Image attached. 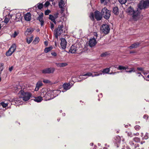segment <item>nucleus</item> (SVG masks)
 Instances as JSON below:
<instances>
[{"label":"nucleus","mask_w":149,"mask_h":149,"mask_svg":"<svg viewBox=\"0 0 149 149\" xmlns=\"http://www.w3.org/2000/svg\"><path fill=\"white\" fill-rule=\"evenodd\" d=\"M126 12L128 15L132 16V18L134 21L138 19L140 13L138 9L134 10L133 8L130 6L127 9Z\"/></svg>","instance_id":"1"},{"label":"nucleus","mask_w":149,"mask_h":149,"mask_svg":"<svg viewBox=\"0 0 149 149\" xmlns=\"http://www.w3.org/2000/svg\"><path fill=\"white\" fill-rule=\"evenodd\" d=\"M59 24L58 27L55 28L54 31V36L55 38L58 39V36L61 35L63 32V22L61 21L58 22Z\"/></svg>","instance_id":"2"},{"label":"nucleus","mask_w":149,"mask_h":149,"mask_svg":"<svg viewBox=\"0 0 149 149\" xmlns=\"http://www.w3.org/2000/svg\"><path fill=\"white\" fill-rule=\"evenodd\" d=\"M19 93H20L21 94L20 96L21 97L23 101H25L28 100L32 95L31 94V93L28 92H25L22 90H21L19 92Z\"/></svg>","instance_id":"3"},{"label":"nucleus","mask_w":149,"mask_h":149,"mask_svg":"<svg viewBox=\"0 0 149 149\" xmlns=\"http://www.w3.org/2000/svg\"><path fill=\"white\" fill-rule=\"evenodd\" d=\"M101 14L105 19H108L110 16L111 11L106 7H104L102 9Z\"/></svg>","instance_id":"4"},{"label":"nucleus","mask_w":149,"mask_h":149,"mask_svg":"<svg viewBox=\"0 0 149 149\" xmlns=\"http://www.w3.org/2000/svg\"><path fill=\"white\" fill-rule=\"evenodd\" d=\"M51 94L50 93H47L46 91H43L41 93L40 95L44 98L45 100H49L53 98L51 96Z\"/></svg>","instance_id":"5"},{"label":"nucleus","mask_w":149,"mask_h":149,"mask_svg":"<svg viewBox=\"0 0 149 149\" xmlns=\"http://www.w3.org/2000/svg\"><path fill=\"white\" fill-rule=\"evenodd\" d=\"M101 30L103 33L107 34L109 33L110 29L108 25L104 24L102 25L101 28Z\"/></svg>","instance_id":"6"},{"label":"nucleus","mask_w":149,"mask_h":149,"mask_svg":"<svg viewBox=\"0 0 149 149\" xmlns=\"http://www.w3.org/2000/svg\"><path fill=\"white\" fill-rule=\"evenodd\" d=\"M55 70V68H49L44 69L41 71L43 74H50L53 73Z\"/></svg>","instance_id":"7"},{"label":"nucleus","mask_w":149,"mask_h":149,"mask_svg":"<svg viewBox=\"0 0 149 149\" xmlns=\"http://www.w3.org/2000/svg\"><path fill=\"white\" fill-rule=\"evenodd\" d=\"M74 84L73 81H70L69 83H64L63 85V87L64 90H67L72 87Z\"/></svg>","instance_id":"8"},{"label":"nucleus","mask_w":149,"mask_h":149,"mask_svg":"<svg viewBox=\"0 0 149 149\" xmlns=\"http://www.w3.org/2000/svg\"><path fill=\"white\" fill-rule=\"evenodd\" d=\"M113 140L115 144H116V146L118 147L121 141L120 137L119 136H116L113 138Z\"/></svg>","instance_id":"9"},{"label":"nucleus","mask_w":149,"mask_h":149,"mask_svg":"<svg viewBox=\"0 0 149 149\" xmlns=\"http://www.w3.org/2000/svg\"><path fill=\"white\" fill-rule=\"evenodd\" d=\"M61 48L64 49L66 48L67 42L65 39L64 38H61Z\"/></svg>","instance_id":"10"},{"label":"nucleus","mask_w":149,"mask_h":149,"mask_svg":"<svg viewBox=\"0 0 149 149\" xmlns=\"http://www.w3.org/2000/svg\"><path fill=\"white\" fill-rule=\"evenodd\" d=\"M95 17L97 21L101 20L102 16L100 15V12L98 10H96L94 12Z\"/></svg>","instance_id":"11"},{"label":"nucleus","mask_w":149,"mask_h":149,"mask_svg":"<svg viewBox=\"0 0 149 149\" xmlns=\"http://www.w3.org/2000/svg\"><path fill=\"white\" fill-rule=\"evenodd\" d=\"M43 14L42 13L40 15H39V16L37 18V19L40 22V24L41 26H43L44 25V21L43 20Z\"/></svg>","instance_id":"12"},{"label":"nucleus","mask_w":149,"mask_h":149,"mask_svg":"<svg viewBox=\"0 0 149 149\" xmlns=\"http://www.w3.org/2000/svg\"><path fill=\"white\" fill-rule=\"evenodd\" d=\"M97 43V42L95 38H93L90 39L89 42V45L91 47H92L95 46Z\"/></svg>","instance_id":"13"},{"label":"nucleus","mask_w":149,"mask_h":149,"mask_svg":"<svg viewBox=\"0 0 149 149\" xmlns=\"http://www.w3.org/2000/svg\"><path fill=\"white\" fill-rule=\"evenodd\" d=\"M94 74L92 73L91 72H88L86 74H84L82 76H92V77H94L96 76H98L100 75V74H102V73L99 74L97 73V72H94Z\"/></svg>","instance_id":"14"},{"label":"nucleus","mask_w":149,"mask_h":149,"mask_svg":"<svg viewBox=\"0 0 149 149\" xmlns=\"http://www.w3.org/2000/svg\"><path fill=\"white\" fill-rule=\"evenodd\" d=\"M77 47L75 46L72 45L70 48L69 52L71 53H77Z\"/></svg>","instance_id":"15"},{"label":"nucleus","mask_w":149,"mask_h":149,"mask_svg":"<svg viewBox=\"0 0 149 149\" xmlns=\"http://www.w3.org/2000/svg\"><path fill=\"white\" fill-rule=\"evenodd\" d=\"M140 43L139 42H136L131 45L128 48L130 49H132L133 48H136L139 47Z\"/></svg>","instance_id":"16"},{"label":"nucleus","mask_w":149,"mask_h":149,"mask_svg":"<svg viewBox=\"0 0 149 149\" xmlns=\"http://www.w3.org/2000/svg\"><path fill=\"white\" fill-rule=\"evenodd\" d=\"M24 19L27 21H30L31 19V14L29 12L27 13L24 16Z\"/></svg>","instance_id":"17"},{"label":"nucleus","mask_w":149,"mask_h":149,"mask_svg":"<svg viewBox=\"0 0 149 149\" xmlns=\"http://www.w3.org/2000/svg\"><path fill=\"white\" fill-rule=\"evenodd\" d=\"M34 30L33 28H27L26 31L25 32V34L26 36L31 34L33 31Z\"/></svg>","instance_id":"18"},{"label":"nucleus","mask_w":149,"mask_h":149,"mask_svg":"<svg viewBox=\"0 0 149 149\" xmlns=\"http://www.w3.org/2000/svg\"><path fill=\"white\" fill-rule=\"evenodd\" d=\"M112 12L114 15H118L119 14V9L117 7H114L113 8Z\"/></svg>","instance_id":"19"},{"label":"nucleus","mask_w":149,"mask_h":149,"mask_svg":"<svg viewBox=\"0 0 149 149\" xmlns=\"http://www.w3.org/2000/svg\"><path fill=\"white\" fill-rule=\"evenodd\" d=\"M42 97L41 96H38L37 97H35L34 99V101L38 102H41L42 100Z\"/></svg>","instance_id":"20"},{"label":"nucleus","mask_w":149,"mask_h":149,"mask_svg":"<svg viewBox=\"0 0 149 149\" xmlns=\"http://www.w3.org/2000/svg\"><path fill=\"white\" fill-rule=\"evenodd\" d=\"M55 64L58 67H63L67 66L68 65L66 63H55Z\"/></svg>","instance_id":"21"},{"label":"nucleus","mask_w":149,"mask_h":149,"mask_svg":"<svg viewBox=\"0 0 149 149\" xmlns=\"http://www.w3.org/2000/svg\"><path fill=\"white\" fill-rule=\"evenodd\" d=\"M53 49V47L52 46L49 47H46L44 49V52L45 53H47L51 51Z\"/></svg>","instance_id":"22"},{"label":"nucleus","mask_w":149,"mask_h":149,"mask_svg":"<svg viewBox=\"0 0 149 149\" xmlns=\"http://www.w3.org/2000/svg\"><path fill=\"white\" fill-rule=\"evenodd\" d=\"M149 5V0H146L144 1L143 3V7L144 8H146Z\"/></svg>","instance_id":"23"},{"label":"nucleus","mask_w":149,"mask_h":149,"mask_svg":"<svg viewBox=\"0 0 149 149\" xmlns=\"http://www.w3.org/2000/svg\"><path fill=\"white\" fill-rule=\"evenodd\" d=\"M16 45L15 44H14L12 45L11 47L9 48L12 51H13V52H14L16 49Z\"/></svg>","instance_id":"24"},{"label":"nucleus","mask_w":149,"mask_h":149,"mask_svg":"<svg viewBox=\"0 0 149 149\" xmlns=\"http://www.w3.org/2000/svg\"><path fill=\"white\" fill-rule=\"evenodd\" d=\"M64 1L63 0H61L58 3V5L59 7L61 8H63V6H64Z\"/></svg>","instance_id":"25"},{"label":"nucleus","mask_w":149,"mask_h":149,"mask_svg":"<svg viewBox=\"0 0 149 149\" xmlns=\"http://www.w3.org/2000/svg\"><path fill=\"white\" fill-rule=\"evenodd\" d=\"M14 52L9 49L6 52V55L7 56H11Z\"/></svg>","instance_id":"26"},{"label":"nucleus","mask_w":149,"mask_h":149,"mask_svg":"<svg viewBox=\"0 0 149 149\" xmlns=\"http://www.w3.org/2000/svg\"><path fill=\"white\" fill-rule=\"evenodd\" d=\"M33 40V36H32L30 38H27L26 39V42L27 43L29 44Z\"/></svg>","instance_id":"27"},{"label":"nucleus","mask_w":149,"mask_h":149,"mask_svg":"<svg viewBox=\"0 0 149 149\" xmlns=\"http://www.w3.org/2000/svg\"><path fill=\"white\" fill-rule=\"evenodd\" d=\"M40 41V39L39 37H36L35 38L33 42V43L36 44H37Z\"/></svg>","instance_id":"28"},{"label":"nucleus","mask_w":149,"mask_h":149,"mask_svg":"<svg viewBox=\"0 0 149 149\" xmlns=\"http://www.w3.org/2000/svg\"><path fill=\"white\" fill-rule=\"evenodd\" d=\"M21 15L20 13H17L16 15V18L19 19H22Z\"/></svg>","instance_id":"29"},{"label":"nucleus","mask_w":149,"mask_h":149,"mask_svg":"<svg viewBox=\"0 0 149 149\" xmlns=\"http://www.w3.org/2000/svg\"><path fill=\"white\" fill-rule=\"evenodd\" d=\"M110 71L109 68H107L103 69L102 71L103 73H108Z\"/></svg>","instance_id":"30"},{"label":"nucleus","mask_w":149,"mask_h":149,"mask_svg":"<svg viewBox=\"0 0 149 149\" xmlns=\"http://www.w3.org/2000/svg\"><path fill=\"white\" fill-rule=\"evenodd\" d=\"M1 105L3 108H5L8 105V104L5 103L4 102H3L0 103V106Z\"/></svg>","instance_id":"31"},{"label":"nucleus","mask_w":149,"mask_h":149,"mask_svg":"<svg viewBox=\"0 0 149 149\" xmlns=\"http://www.w3.org/2000/svg\"><path fill=\"white\" fill-rule=\"evenodd\" d=\"M133 141L136 143H139L140 142V138L137 137H136L133 138Z\"/></svg>","instance_id":"32"},{"label":"nucleus","mask_w":149,"mask_h":149,"mask_svg":"<svg viewBox=\"0 0 149 149\" xmlns=\"http://www.w3.org/2000/svg\"><path fill=\"white\" fill-rule=\"evenodd\" d=\"M117 68L119 70H126L127 68L122 65H119Z\"/></svg>","instance_id":"33"},{"label":"nucleus","mask_w":149,"mask_h":149,"mask_svg":"<svg viewBox=\"0 0 149 149\" xmlns=\"http://www.w3.org/2000/svg\"><path fill=\"white\" fill-rule=\"evenodd\" d=\"M42 85V84L41 81H38L36 84V86L40 88Z\"/></svg>","instance_id":"34"},{"label":"nucleus","mask_w":149,"mask_h":149,"mask_svg":"<svg viewBox=\"0 0 149 149\" xmlns=\"http://www.w3.org/2000/svg\"><path fill=\"white\" fill-rule=\"evenodd\" d=\"M4 64L3 63H0V74H1V73L2 71H3V67Z\"/></svg>","instance_id":"35"},{"label":"nucleus","mask_w":149,"mask_h":149,"mask_svg":"<svg viewBox=\"0 0 149 149\" xmlns=\"http://www.w3.org/2000/svg\"><path fill=\"white\" fill-rule=\"evenodd\" d=\"M49 19L51 20L52 21H54V20H55V19L54 17V16L51 15H49Z\"/></svg>","instance_id":"36"},{"label":"nucleus","mask_w":149,"mask_h":149,"mask_svg":"<svg viewBox=\"0 0 149 149\" xmlns=\"http://www.w3.org/2000/svg\"><path fill=\"white\" fill-rule=\"evenodd\" d=\"M128 0H118V1L121 4H124L127 2Z\"/></svg>","instance_id":"37"},{"label":"nucleus","mask_w":149,"mask_h":149,"mask_svg":"<svg viewBox=\"0 0 149 149\" xmlns=\"http://www.w3.org/2000/svg\"><path fill=\"white\" fill-rule=\"evenodd\" d=\"M43 7V5L42 3H39L38 5V9H41Z\"/></svg>","instance_id":"38"},{"label":"nucleus","mask_w":149,"mask_h":149,"mask_svg":"<svg viewBox=\"0 0 149 149\" xmlns=\"http://www.w3.org/2000/svg\"><path fill=\"white\" fill-rule=\"evenodd\" d=\"M126 133H127V135L128 136L132 137L133 136V134L131 132H126Z\"/></svg>","instance_id":"39"},{"label":"nucleus","mask_w":149,"mask_h":149,"mask_svg":"<svg viewBox=\"0 0 149 149\" xmlns=\"http://www.w3.org/2000/svg\"><path fill=\"white\" fill-rule=\"evenodd\" d=\"M108 54V52H106L102 54L101 55V57H105L107 56Z\"/></svg>","instance_id":"40"},{"label":"nucleus","mask_w":149,"mask_h":149,"mask_svg":"<svg viewBox=\"0 0 149 149\" xmlns=\"http://www.w3.org/2000/svg\"><path fill=\"white\" fill-rule=\"evenodd\" d=\"M54 24L53 23L51 22L50 23V28H51V29L52 31H53V30L54 29Z\"/></svg>","instance_id":"41"},{"label":"nucleus","mask_w":149,"mask_h":149,"mask_svg":"<svg viewBox=\"0 0 149 149\" xmlns=\"http://www.w3.org/2000/svg\"><path fill=\"white\" fill-rule=\"evenodd\" d=\"M90 18L91 19L92 21H94V14L93 13H92L91 14V15L90 16Z\"/></svg>","instance_id":"42"},{"label":"nucleus","mask_w":149,"mask_h":149,"mask_svg":"<svg viewBox=\"0 0 149 149\" xmlns=\"http://www.w3.org/2000/svg\"><path fill=\"white\" fill-rule=\"evenodd\" d=\"M135 129L136 130H138L141 129V127L139 125H136L134 127Z\"/></svg>","instance_id":"43"},{"label":"nucleus","mask_w":149,"mask_h":149,"mask_svg":"<svg viewBox=\"0 0 149 149\" xmlns=\"http://www.w3.org/2000/svg\"><path fill=\"white\" fill-rule=\"evenodd\" d=\"M134 141L132 140L129 142V144L131 146H134L135 145L133 142Z\"/></svg>","instance_id":"44"},{"label":"nucleus","mask_w":149,"mask_h":149,"mask_svg":"<svg viewBox=\"0 0 149 149\" xmlns=\"http://www.w3.org/2000/svg\"><path fill=\"white\" fill-rule=\"evenodd\" d=\"M43 81L44 83L46 84H48L51 83V81L48 79H44Z\"/></svg>","instance_id":"45"},{"label":"nucleus","mask_w":149,"mask_h":149,"mask_svg":"<svg viewBox=\"0 0 149 149\" xmlns=\"http://www.w3.org/2000/svg\"><path fill=\"white\" fill-rule=\"evenodd\" d=\"M51 11L49 10H47L45 11V15H48L50 13Z\"/></svg>","instance_id":"46"},{"label":"nucleus","mask_w":149,"mask_h":149,"mask_svg":"<svg viewBox=\"0 0 149 149\" xmlns=\"http://www.w3.org/2000/svg\"><path fill=\"white\" fill-rule=\"evenodd\" d=\"M9 21V19L8 18L6 17L4 20V22L6 24H7Z\"/></svg>","instance_id":"47"},{"label":"nucleus","mask_w":149,"mask_h":149,"mask_svg":"<svg viewBox=\"0 0 149 149\" xmlns=\"http://www.w3.org/2000/svg\"><path fill=\"white\" fill-rule=\"evenodd\" d=\"M49 4L50 3L49 2L47 1L44 4V6H45V7H46L48 6L49 5Z\"/></svg>","instance_id":"48"},{"label":"nucleus","mask_w":149,"mask_h":149,"mask_svg":"<svg viewBox=\"0 0 149 149\" xmlns=\"http://www.w3.org/2000/svg\"><path fill=\"white\" fill-rule=\"evenodd\" d=\"M58 13H56L54 14V17L55 19L58 18Z\"/></svg>","instance_id":"49"},{"label":"nucleus","mask_w":149,"mask_h":149,"mask_svg":"<svg viewBox=\"0 0 149 149\" xmlns=\"http://www.w3.org/2000/svg\"><path fill=\"white\" fill-rule=\"evenodd\" d=\"M52 55L54 56H57V54L55 52H52L51 53Z\"/></svg>","instance_id":"50"},{"label":"nucleus","mask_w":149,"mask_h":149,"mask_svg":"<svg viewBox=\"0 0 149 149\" xmlns=\"http://www.w3.org/2000/svg\"><path fill=\"white\" fill-rule=\"evenodd\" d=\"M143 118L145 119H147L148 118V115L145 114L144 115Z\"/></svg>","instance_id":"51"},{"label":"nucleus","mask_w":149,"mask_h":149,"mask_svg":"<svg viewBox=\"0 0 149 149\" xmlns=\"http://www.w3.org/2000/svg\"><path fill=\"white\" fill-rule=\"evenodd\" d=\"M137 70L139 71H142L143 70V69L141 68H137Z\"/></svg>","instance_id":"52"},{"label":"nucleus","mask_w":149,"mask_h":149,"mask_svg":"<svg viewBox=\"0 0 149 149\" xmlns=\"http://www.w3.org/2000/svg\"><path fill=\"white\" fill-rule=\"evenodd\" d=\"M17 35V32L16 31H15L14 33V35H13V37H15Z\"/></svg>","instance_id":"53"},{"label":"nucleus","mask_w":149,"mask_h":149,"mask_svg":"<svg viewBox=\"0 0 149 149\" xmlns=\"http://www.w3.org/2000/svg\"><path fill=\"white\" fill-rule=\"evenodd\" d=\"M145 79L146 81H149V74L146 77Z\"/></svg>","instance_id":"54"},{"label":"nucleus","mask_w":149,"mask_h":149,"mask_svg":"<svg viewBox=\"0 0 149 149\" xmlns=\"http://www.w3.org/2000/svg\"><path fill=\"white\" fill-rule=\"evenodd\" d=\"M134 69L133 68H132L131 70H130L128 71V72H134Z\"/></svg>","instance_id":"55"},{"label":"nucleus","mask_w":149,"mask_h":149,"mask_svg":"<svg viewBox=\"0 0 149 149\" xmlns=\"http://www.w3.org/2000/svg\"><path fill=\"white\" fill-rule=\"evenodd\" d=\"M44 44L46 46L48 45V42L47 41H45L44 42Z\"/></svg>","instance_id":"56"},{"label":"nucleus","mask_w":149,"mask_h":149,"mask_svg":"<svg viewBox=\"0 0 149 149\" xmlns=\"http://www.w3.org/2000/svg\"><path fill=\"white\" fill-rule=\"evenodd\" d=\"M13 66H11L9 68V70L10 71H11L13 69Z\"/></svg>","instance_id":"57"},{"label":"nucleus","mask_w":149,"mask_h":149,"mask_svg":"<svg viewBox=\"0 0 149 149\" xmlns=\"http://www.w3.org/2000/svg\"><path fill=\"white\" fill-rule=\"evenodd\" d=\"M136 52L134 51H130V54L134 53Z\"/></svg>","instance_id":"58"},{"label":"nucleus","mask_w":149,"mask_h":149,"mask_svg":"<svg viewBox=\"0 0 149 149\" xmlns=\"http://www.w3.org/2000/svg\"><path fill=\"white\" fill-rule=\"evenodd\" d=\"M133 135L134 136H139V133H134Z\"/></svg>","instance_id":"59"},{"label":"nucleus","mask_w":149,"mask_h":149,"mask_svg":"<svg viewBox=\"0 0 149 149\" xmlns=\"http://www.w3.org/2000/svg\"><path fill=\"white\" fill-rule=\"evenodd\" d=\"M39 88H38V87L36 86V87L35 88V91H38L39 89Z\"/></svg>","instance_id":"60"},{"label":"nucleus","mask_w":149,"mask_h":149,"mask_svg":"<svg viewBox=\"0 0 149 149\" xmlns=\"http://www.w3.org/2000/svg\"><path fill=\"white\" fill-rule=\"evenodd\" d=\"M144 138L145 139H147L148 138V136L146 135L144 137Z\"/></svg>","instance_id":"61"},{"label":"nucleus","mask_w":149,"mask_h":149,"mask_svg":"<svg viewBox=\"0 0 149 149\" xmlns=\"http://www.w3.org/2000/svg\"><path fill=\"white\" fill-rule=\"evenodd\" d=\"M52 22H53L55 24H56V21L55 20H54V21H53Z\"/></svg>","instance_id":"62"},{"label":"nucleus","mask_w":149,"mask_h":149,"mask_svg":"<svg viewBox=\"0 0 149 149\" xmlns=\"http://www.w3.org/2000/svg\"><path fill=\"white\" fill-rule=\"evenodd\" d=\"M145 143V141H141V144H143L144 143Z\"/></svg>","instance_id":"63"},{"label":"nucleus","mask_w":149,"mask_h":149,"mask_svg":"<svg viewBox=\"0 0 149 149\" xmlns=\"http://www.w3.org/2000/svg\"><path fill=\"white\" fill-rule=\"evenodd\" d=\"M90 145L91 146H93V143H91L90 144Z\"/></svg>","instance_id":"64"}]
</instances>
